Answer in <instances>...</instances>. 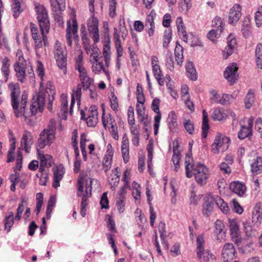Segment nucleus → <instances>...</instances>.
Masks as SVG:
<instances>
[{
	"label": "nucleus",
	"instance_id": "37998d69",
	"mask_svg": "<svg viewBox=\"0 0 262 262\" xmlns=\"http://www.w3.org/2000/svg\"><path fill=\"white\" fill-rule=\"evenodd\" d=\"M27 205V201L24 198L21 199V203H20L16 210L17 212L15 216V220L20 221L21 218V215L24 211L25 206Z\"/></svg>",
	"mask_w": 262,
	"mask_h": 262
},
{
	"label": "nucleus",
	"instance_id": "9d476101",
	"mask_svg": "<svg viewBox=\"0 0 262 262\" xmlns=\"http://www.w3.org/2000/svg\"><path fill=\"white\" fill-rule=\"evenodd\" d=\"M87 26L90 36L95 43L98 42L99 40L98 20L94 15L88 19Z\"/></svg>",
	"mask_w": 262,
	"mask_h": 262
},
{
	"label": "nucleus",
	"instance_id": "a211bd4d",
	"mask_svg": "<svg viewBox=\"0 0 262 262\" xmlns=\"http://www.w3.org/2000/svg\"><path fill=\"white\" fill-rule=\"evenodd\" d=\"M114 155L113 148L110 144L107 146V150L102 161L103 169L106 172L112 167V159Z\"/></svg>",
	"mask_w": 262,
	"mask_h": 262
},
{
	"label": "nucleus",
	"instance_id": "1a4fd4ad",
	"mask_svg": "<svg viewBox=\"0 0 262 262\" xmlns=\"http://www.w3.org/2000/svg\"><path fill=\"white\" fill-rule=\"evenodd\" d=\"M77 23L76 19H73L72 25H71L70 21L67 23L66 39L67 44L69 46L72 45V41H74L75 43L78 41V35L77 34Z\"/></svg>",
	"mask_w": 262,
	"mask_h": 262
},
{
	"label": "nucleus",
	"instance_id": "b1692460",
	"mask_svg": "<svg viewBox=\"0 0 262 262\" xmlns=\"http://www.w3.org/2000/svg\"><path fill=\"white\" fill-rule=\"evenodd\" d=\"M230 189L239 196H242L246 191V187L238 181L233 182L230 184Z\"/></svg>",
	"mask_w": 262,
	"mask_h": 262
},
{
	"label": "nucleus",
	"instance_id": "f3484780",
	"mask_svg": "<svg viewBox=\"0 0 262 262\" xmlns=\"http://www.w3.org/2000/svg\"><path fill=\"white\" fill-rule=\"evenodd\" d=\"M242 7L238 4L234 5L229 13V23L231 25L236 24L242 16Z\"/></svg>",
	"mask_w": 262,
	"mask_h": 262
},
{
	"label": "nucleus",
	"instance_id": "cd10ccee",
	"mask_svg": "<svg viewBox=\"0 0 262 262\" xmlns=\"http://www.w3.org/2000/svg\"><path fill=\"white\" fill-rule=\"evenodd\" d=\"M24 8L21 3V0H13L11 6V10L14 18H17L23 11Z\"/></svg>",
	"mask_w": 262,
	"mask_h": 262
},
{
	"label": "nucleus",
	"instance_id": "ddd939ff",
	"mask_svg": "<svg viewBox=\"0 0 262 262\" xmlns=\"http://www.w3.org/2000/svg\"><path fill=\"white\" fill-rule=\"evenodd\" d=\"M55 139V135L48 133L47 130H42L39 134L38 139V146L42 149L46 146L51 144Z\"/></svg>",
	"mask_w": 262,
	"mask_h": 262
},
{
	"label": "nucleus",
	"instance_id": "58836bf2",
	"mask_svg": "<svg viewBox=\"0 0 262 262\" xmlns=\"http://www.w3.org/2000/svg\"><path fill=\"white\" fill-rule=\"evenodd\" d=\"M255 62L258 68L262 69V43H258L255 49Z\"/></svg>",
	"mask_w": 262,
	"mask_h": 262
},
{
	"label": "nucleus",
	"instance_id": "a19ab883",
	"mask_svg": "<svg viewBox=\"0 0 262 262\" xmlns=\"http://www.w3.org/2000/svg\"><path fill=\"white\" fill-rule=\"evenodd\" d=\"M203 122H202V137L206 138L207 136V132L209 129V125L208 124V119L207 113L205 110H204L203 111Z\"/></svg>",
	"mask_w": 262,
	"mask_h": 262
},
{
	"label": "nucleus",
	"instance_id": "6e6552de",
	"mask_svg": "<svg viewBox=\"0 0 262 262\" xmlns=\"http://www.w3.org/2000/svg\"><path fill=\"white\" fill-rule=\"evenodd\" d=\"M102 120L104 127L105 128L108 127L113 138L115 140H118L119 138L118 127L116 122L112 115L110 114H108L105 116L103 112L102 116Z\"/></svg>",
	"mask_w": 262,
	"mask_h": 262
},
{
	"label": "nucleus",
	"instance_id": "2eb2a0df",
	"mask_svg": "<svg viewBox=\"0 0 262 262\" xmlns=\"http://www.w3.org/2000/svg\"><path fill=\"white\" fill-rule=\"evenodd\" d=\"M214 230L216 239L219 242L224 241L226 237L225 225L220 220H217L214 223Z\"/></svg>",
	"mask_w": 262,
	"mask_h": 262
},
{
	"label": "nucleus",
	"instance_id": "bb28decb",
	"mask_svg": "<svg viewBox=\"0 0 262 262\" xmlns=\"http://www.w3.org/2000/svg\"><path fill=\"white\" fill-rule=\"evenodd\" d=\"M53 53L55 59L67 57V52L59 41H56L54 45Z\"/></svg>",
	"mask_w": 262,
	"mask_h": 262
},
{
	"label": "nucleus",
	"instance_id": "aec40b11",
	"mask_svg": "<svg viewBox=\"0 0 262 262\" xmlns=\"http://www.w3.org/2000/svg\"><path fill=\"white\" fill-rule=\"evenodd\" d=\"M33 143L32 140V136L31 134L27 131L25 130L21 140V146L27 153H29L30 151L31 145Z\"/></svg>",
	"mask_w": 262,
	"mask_h": 262
},
{
	"label": "nucleus",
	"instance_id": "5fc2aeb1",
	"mask_svg": "<svg viewBox=\"0 0 262 262\" xmlns=\"http://www.w3.org/2000/svg\"><path fill=\"white\" fill-rule=\"evenodd\" d=\"M59 68L62 71L64 74L67 73V57L55 59Z\"/></svg>",
	"mask_w": 262,
	"mask_h": 262
},
{
	"label": "nucleus",
	"instance_id": "603ef678",
	"mask_svg": "<svg viewBox=\"0 0 262 262\" xmlns=\"http://www.w3.org/2000/svg\"><path fill=\"white\" fill-rule=\"evenodd\" d=\"M191 6V0H183L179 3V9L185 13L189 11Z\"/></svg>",
	"mask_w": 262,
	"mask_h": 262
},
{
	"label": "nucleus",
	"instance_id": "6ab92c4d",
	"mask_svg": "<svg viewBox=\"0 0 262 262\" xmlns=\"http://www.w3.org/2000/svg\"><path fill=\"white\" fill-rule=\"evenodd\" d=\"M253 121L254 118L253 117H251L248 120V126H242L241 128L238 133V137L239 139L243 140L252 135V128L253 127Z\"/></svg>",
	"mask_w": 262,
	"mask_h": 262
},
{
	"label": "nucleus",
	"instance_id": "338daca9",
	"mask_svg": "<svg viewBox=\"0 0 262 262\" xmlns=\"http://www.w3.org/2000/svg\"><path fill=\"white\" fill-rule=\"evenodd\" d=\"M85 50H86V53L90 55V56L98 55L100 53L99 49L97 47L94 46H93V47L90 46L88 48H86Z\"/></svg>",
	"mask_w": 262,
	"mask_h": 262
},
{
	"label": "nucleus",
	"instance_id": "e433bc0d",
	"mask_svg": "<svg viewBox=\"0 0 262 262\" xmlns=\"http://www.w3.org/2000/svg\"><path fill=\"white\" fill-rule=\"evenodd\" d=\"M251 171L254 174H257L262 172V158L257 157L251 164Z\"/></svg>",
	"mask_w": 262,
	"mask_h": 262
},
{
	"label": "nucleus",
	"instance_id": "dca6fc26",
	"mask_svg": "<svg viewBox=\"0 0 262 262\" xmlns=\"http://www.w3.org/2000/svg\"><path fill=\"white\" fill-rule=\"evenodd\" d=\"M51 6L52 11L54 12V15H56L55 16V19L60 21L61 17L60 14L61 12L64 10L65 0H50Z\"/></svg>",
	"mask_w": 262,
	"mask_h": 262
},
{
	"label": "nucleus",
	"instance_id": "8fccbe9b",
	"mask_svg": "<svg viewBox=\"0 0 262 262\" xmlns=\"http://www.w3.org/2000/svg\"><path fill=\"white\" fill-rule=\"evenodd\" d=\"M145 27L148 28V34L149 36H152L154 34L155 28V23L153 18L150 16H148L146 23Z\"/></svg>",
	"mask_w": 262,
	"mask_h": 262
},
{
	"label": "nucleus",
	"instance_id": "0eeeda50",
	"mask_svg": "<svg viewBox=\"0 0 262 262\" xmlns=\"http://www.w3.org/2000/svg\"><path fill=\"white\" fill-rule=\"evenodd\" d=\"M230 141L228 137L223 136L221 133H217L214 142L211 146V150L215 154L220 151L224 152L228 148Z\"/></svg>",
	"mask_w": 262,
	"mask_h": 262
},
{
	"label": "nucleus",
	"instance_id": "052dcab7",
	"mask_svg": "<svg viewBox=\"0 0 262 262\" xmlns=\"http://www.w3.org/2000/svg\"><path fill=\"white\" fill-rule=\"evenodd\" d=\"M103 68V64L102 62L92 64V71L95 74H99Z\"/></svg>",
	"mask_w": 262,
	"mask_h": 262
},
{
	"label": "nucleus",
	"instance_id": "f03ea898",
	"mask_svg": "<svg viewBox=\"0 0 262 262\" xmlns=\"http://www.w3.org/2000/svg\"><path fill=\"white\" fill-rule=\"evenodd\" d=\"M55 92L52 89L51 81H48L46 84L43 83V86L40 85L39 91L38 94L34 95L32 98V102L30 105V113L31 115H35L38 112H42L45 102H49V110H51V106L53 100Z\"/></svg>",
	"mask_w": 262,
	"mask_h": 262
},
{
	"label": "nucleus",
	"instance_id": "864d4df0",
	"mask_svg": "<svg viewBox=\"0 0 262 262\" xmlns=\"http://www.w3.org/2000/svg\"><path fill=\"white\" fill-rule=\"evenodd\" d=\"M254 102V93L249 91L245 99V106L247 108H250Z\"/></svg>",
	"mask_w": 262,
	"mask_h": 262
},
{
	"label": "nucleus",
	"instance_id": "393cba45",
	"mask_svg": "<svg viewBox=\"0 0 262 262\" xmlns=\"http://www.w3.org/2000/svg\"><path fill=\"white\" fill-rule=\"evenodd\" d=\"M10 59L5 57L2 60L1 72L5 78V81H7L10 73Z\"/></svg>",
	"mask_w": 262,
	"mask_h": 262
},
{
	"label": "nucleus",
	"instance_id": "e2e57ef3",
	"mask_svg": "<svg viewBox=\"0 0 262 262\" xmlns=\"http://www.w3.org/2000/svg\"><path fill=\"white\" fill-rule=\"evenodd\" d=\"M178 31L179 36L182 38V39L185 41L187 42L188 40V35L186 33V32L185 29V27L184 26H180V27H177Z\"/></svg>",
	"mask_w": 262,
	"mask_h": 262
},
{
	"label": "nucleus",
	"instance_id": "774afa93",
	"mask_svg": "<svg viewBox=\"0 0 262 262\" xmlns=\"http://www.w3.org/2000/svg\"><path fill=\"white\" fill-rule=\"evenodd\" d=\"M101 208L107 209L108 208V200L107 196V192L103 193L100 200Z\"/></svg>",
	"mask_w": 262,
	"mask_h": 262
},
{
	"label": "nucleus",
	"instance_id": "412c9836",
	"mask_svg": "<svg viewBox=\"0 0 262 262\" xmlns=\"http://www.w3.org/2000/svg\"><path fill=\"white\" fill-rule=\"evenodd\" d=\"M79 73V79L85 89L89 88L91 84V79L88 76V72L84 66L75 69Z\"/></svg>",
	"mask_w": 262,
	"mask_h": 262
},
{
	"label": "nucleus",
	"instance_id": "423d86ee",
	"mask_svg": "<svg viewBox=\"0 0 262 262\" xmlns=\"http://www.w3.org/2000/svg\"><path fill=\"white\" fill-rule=\"evenodd\" d=\"M14 70L15 76L18 81L25 83L27 80V76L33 77L34 75V71L30 62L24 59L23 56H18L17 60L14 64Z\"/></svg>",
	"mask_w": 262,
	"mask_h": 262
},
{
	"label": "nucleus",
	"instance_id": "3c124183",
	"mask_svg": "<svg viewBox=\"0 0 262 262\" xmlns=\"http://www.w3.org/2000/svg\"><path fill=\"white\" fill-rule=\"evenodd\" d=\"M172 37V31L171 29H168L166 30L164 32V34L163 37V47L164 48L168 47V44L171 41Z\"/></svg>",
	"mask_w": 262,
	"mask_h": 262
},
{
	"label": "nucleus",
	"instance_id": "f8f14e48",
	"mask_svg": "<svg viewBox=\"0 0 262 262\" xmlns=\"http://www.w3.org/2000/svg\"><path fill=\"white\" fill-rule=\"evenodd\" d=\"M236 254L235 248L233 244H225L222 250L223 262H229V261L232 260L235 257Z\"/></svg>",
	"mask_w": 262,
	"mask_h": 262
},
{
	"label": "nucleus",
	"instance_id": "49530a36",
	"mask_svg": "<svg viewBox=\"0 0 262 262\" xmlns=\"http://www.w3.org/2000/svg\"><path fill=\"white\" fill-rule=\"evenodd\" d=\"M36 73L41 80L40 83L41 88L42 86L43 87V76L45 75V69L42 62L39 60L37 61Z\"/></svg>",
	"mask_w": 262,
	"mask_h": 262
},
{
	"label": "nucleus",
	"instance_id": "c756f323",
	"mask_svg": "<svg viewBox=\"0 0 262 262\" xmlns=\"http://www.w3.org/2000/svg\"><path fill=\"white\" fill-rule=\"evenodd\" d=\"M64 173L63 168L59 166L57 168L56 170L54 171V181L53 186L55 188H57L60 185V181L62 179Z\"/></svg>",
	"mask_w": 262,
	"mask_h": 262
},
{
	"label": "nucleus",
	"instance_id": "69168bd1",
	"mask_svg": "<svg viewBox=\"0 0 262 262\" xmlns=\"http://www.w3.org/2000/svg\"><path fill=\"white\" fill-rule=\"evenodd\" d=\"M173 154L172 158V161L174 165L179 166L180 160L181 159V155L177 149L174 148L173 150Z\"/></svg>",
	"mask_w": 262,
	"mask_h": 262
},
{
	"label": "nucleus",
	"instance_id": "ea45409f",
	"mask_svg": "<svg viewBox=\"0 0 262 262\" xmlns=\"http://www.w3.org/2000/svg\"><path fill=\"white\" fill-rule=\"evenodd\" d=\"M14 220L15 217H14L13 212H9L8 215L6 216L4 221L5 229L7 231V232H9L11 231Z\"/></svg>",
	"mask_w": 262,
	"mask_h": 262
},
{
	"label": "nucleus",
	"instance_id": "473e14b6",
	"mask_svg": "<svg viewBox=\"0 0 262 262\" xmlns=\"http://www.w3.org/2000/svg\"><path fill=\"white\" fill-rule=\"evenodd\" d=\"M214 204L220 209V210L224 213L227 214L230 211V209L222 199L218 196H216L213 198Z\"/></svg>",
	"mask_w": 262,
	"mask_h": 262
},
{
	"label": "nucleus",
	"instance_id": "72a5a7b5",
	"mask_svg": "<svg viewBox=\"0 0 262 262\" xmlns=\"http://www.w3.org/2000/svg\"><path fill=\"white\" fill-rule=\"evenodd\" d=\"M114 39L115 42L116 48L117 52V60L118 61L119 58L122 55L123 49L121 47V41L120 39V36L117 32V29H114Z\"/></svg>",
	"mask_w": 262,
	"mask_h": 262
},
{
	"label": "nucleus",
	"instance_id": "4468645a",
	"mask_svg": "<svg viewBox=\"0 0 262 262\" xmlns=\"http://www.w3.org/2000/svg\"><path fill=\"white\" fill-rule=\"evenodd\" d=\"M236 63H232L227 67L224 71V77L231 84L234 83L238 77Z\"/></svg>",
	"mask_w": 262,
	"mask_h": 262
},
{
	"label": "nucleus",
	"instance_id": "a18cd8bd",
	"mask_svg": "<svg viewBox=\"0 0 262 262\" xmlns=\"http://www.w3.org/2000/svg\"><path fill=\"white\" fill-rule=\"evenodd\" d=\"M222 32L221 30L213 29L208 33L207 37L213 43H216Z\"/></svg>",
	"mask_w": 262,
	"mask_h": 262
},
{
	"label": "nucleus",
	"instance_id": "f257e3e1",
	"mask_svg": "<svg viewBox=\"0 0 262 262\" xmlns=\"http://www.w3.org/2000/svg\"><path fill=\"white\" fill-rule=\"evenodd\" d=\"M35 9L37 13V19L39 25L41 33H40L37 28L32 23L31 24V32L36 48L39 49L42 46V41H44L46 45L44 31L47 33L49 32L50 23L47 11L43 6H36Z\"/></svg>",
	"mask_w": 262,
	"mask_h": 262
},
{
	"label": "nucleus",
	"instance_id": "2f4dec72",
	"mask_svg": "<svg viewBox=\"0 0 262 262\" xmlns=\"http://www.w3.org/2000/svg\"><path fill=\"white\" fill-rule=\"evenodd\" d=\"M186 70L188 78L192 80H196L197 79V72L192 62L189 61L187 63L186 65Z\"/></svg>",
	"mask_w": 262,
	"mask_h": 262
},
{
	"label": "nucleus",
	"instance_id": "a878e982",
	"mask_svg": "<svg viewBox=\"0 0 262 262\" xmlns=\"http://www.w3.org/2000/svg\"><path fill=\"white\" fill-rule=\"evenodd\" d=\"M244 230L246 235L248 237L253 238L257 234V231L254 227L252 226V223L249 221H246L243 222Z\"/></svg>",
	"mask_w": 262,
	"mask_h": 262
},
{
	"label": "nucleus",
	"instance_id": "4c0bfd02",
	"mask_svg": "<svg viewBox=\"0 0 262 262\" xmlns=\"http://www.w3.org/2000/svg\"><path fill=\"white\" fill-rule=\"evenodd\" d=\"M176 60L179 65H181L183 61V48L177 42L174 49Z\"/></svg>",
	"mask_w": 262,
	"mask_h": 262
},
{
	"label": "nucleus",
	"instance_id": "0e129e2a",
	"mask_svg": "<svg viewBox=\"0 0 262 262\" xmlns=\"http://www.w3.org/2000/svg\"><path fill=\"white\" fill-rule=\"evenodd\" d=\"M43 130H47L48 133H52L55 135L56 121L54 119H51L49 123L48 128Z\"/></svg>",
	"mask_w": 262,
	"mask_h": 262
},
{
	"label": "nucleus",
	"instance_id": "6e6d98bb",
	"mask_svg": "<svg viewBox=\"0 0 262 262\" xmlns=\"http://www.w3.org/2000/svg\"><path fill=\"white\" fill-rule=\"evenodd\" d=\"M125 197H118L116 201L117 210L120 213H122L125 210Z\"/></svg>",
	"mask_w": 262,
	"mask_h": 262
},
{
	"label": "nucleus",
	"instance_id": "f704fd0d",
	"mask_svg": "<svg viewBox=\"0 0 262 262\" xmlns=\"http://www.w3.org/2000/svg\"><path fill=\"white\" fill-rule=\"evenodd\" d=\"M37 152L38 156V158L40 160V163L42 165L46 166H51L52 163V157L51 156L46 154L44 155L41 154L38 149H37Z\"/></svg>",
	"mask_w": 262,
	"mask_h": 262
},
{
	"label": "nucleus",
	"instance_id": "bf43d9fd",
	"mask_svg": "<svg viewBox=\"0 0 262 262\" xmlns=\"http://www.w3.org/2000/svg\"><path fill=\"white\" fill-rule=\"evenodd\" d=\"M203 256L205 262H216L215 256L209 251L206 250L204 252Z\"/></svg>",
	"mask_w": 262,
	"mask_h": 262
},
{
	"label": "nucleus",
	"instance_id": "c85d7f7f",
	"mask_svg": "<svg viewBox=\"0 0 262 262\" xmlns=\"http://www.w3.org/2000/svg\"><path fill=\"white\" fill-rule=\"evenodd\" d=\"M205 237L203 234L198 236L196 238L197 256L199 259L202 258L204 250Z\"/></svg>",
	"mask_w": 262,
	"mask_h": 262
},
{
	"label": "nucleus",
	"instance_id": "79ce46f5",
	"mask_svg": "<svg viewBox=\"0 0 262 262\" xmlns=\"http://www.w3.org/2000/svg\"><path fill=\"white\" fill-rule=\"evenodd\" d=\"M252 223H254L256 226H258L261 223L262 219V212L260 208L255 207L254 208L252 214Z\"/></svg>",
	"mask_w": 262,
	"mask_h": 262
},
{
	"label": "nucleus",
	"instance_id": "7c9ffc66",
	"mask_svg": "<svg viewBox=\"0 0 262 262\" xmlns=\"http://www.w3.org/2000/svg\"><path fill=\"white\" fill-rule=\"evenodd\" d=\"M167 121L170 131L172 133H176L178 131V123L174 112H171L169 114Z\"/></svg>",
	"mask_w": 262,
	"mask_h": 262
},
{
	"label": "nucleus",
	"instance_id": "c9c22d12",
	"mask_svg": "<svg viewBox=\"0 0 262 262\" xmlns=\"http://www.w3.org/2000/svg\"><path fill=\"white\" fill-rule=\"evenodd\" d=\"M92 180L90 179V184H86V188L84 193L82 196L81 206H87L88 199L91 196Z\"/></svg>",
	"mask_w": 262,
	"mask_h": 262
},
{
	"label": "nucleus",
	"instance_id": "9b49d317",
	"mask_svg": "<svg viewBox=\"0 0 262 262\" xmlns=\"http://www.w3.org/2000/svg\"><path fill=\"white\" fill-rule=\"evenodd\" d=\"M229 226L231 237L233 242L238 245L242 241L239 226L235 220H229Z\"/></svg>",
	"mask_w": 262,
	"mask_h": 262
},
{
	"label": "nucleus",
	"instance_id": "680f3d73",
	"mask_svg": "<svg viewBox=\"0 0 262 262\" xmlns=\"http://www.w3.org/2000/svg\"><path fill=\"white\" fill-rule=\"evenodd\" d=\"M128 123L129 125H134L135 122L134 111L133 106H129L127 110Z\"/></svg>",
	"mask_w": 262,
	"mask_h": 262
},
{
	"label": "nucleus",
	"instance_id": "13d9d810",
	"mask_svg": "<svg viewBox=\"0 0 262 262\" xmlns=\"http://www.w3.org/2000/svg\"><path fill=\"white\" fill-rule=\"evenodd\" d=\"M212 26L214 29L221 30L222 32L224 29V25L222 18L220 17L216 16L212 20Z\"/></svg>",
	"mask_w": 262,
	"mask_h": 262
},
{
	"label": "nucleus",
	"instance_id": "5701e85b",
	"mask_svg": "<svg viewBox=\"0 0 262 262\" xmlns=\"http://www.w3.org/2000/svg\"><path fill=\"white\" fill-rule=\"evenodd\" d=\"M236 45V39L234 36L231 34L227 37V46L223 51L224 56L227 59L233 52Z\"/></svg>",
	"mask_w": 262,
	"mask_h": 262
},
{
	"label": "nucleus",
	"instance_id": "39448f33",
	"mask_svg": "<svg viewBox=\"0 0 262 262\" xmlns=\"http://www.w3.org/2000/svg\"><path fill=\"white\" fill-rule=\"evenodd\" d=\"M82 86L83 84L82 85L81 84H78L76 88L73 89L69 112L68 111V107L67 96L64 94H61L60 97V112H59L58 114L61 118L63 119H67V115L69 113H70L71 115H72L73 106L75 103V100L77 101V105H80V99L81 96V89Z\"/></svg>",
	"mask_w": 262,
	"mask_h": 262
},
{
	"label": "nucleus",
	"instance_id": "c03bdc74",
	"mask_svg": "<svg viewBox=\"0 0 262 262\" xmlns=\"http://www.w3.org/2000/svg\"><path fill=\"white\" fill-rule=\"evenodd\" d=\"M211 117L213 120L221 121L226 117V115L223 110L216 108L214 110Z\"/></svg>",
	"mask_w": 262,
	"mask_h": 262
},
{
	"label": "nucleus",
	"instance_id": "4be33fe9",
	"mask_svg": "<svg viewBox=\"0 0 262 262\" xmlns=\"http://www.w3.org/2000/svg\"><path fill=\"white\" fill-rule=\"evenodd\" d=\"M98 112L96 106H91L88 112L86 122L88 126L94 127L98 122Z\"/></svg>",
	"mask_w": 262,
	"mask_h": 262
},
{
	"label": "nucleus",
	"instance_id": "09e8293b",
	"mask_svg": "<svg viewBox=\"0 0 262 262\" xmlns=\"http://www.w3.org/2000/svg\"><path fill=\"white\" fill-rule=\"evenodd\" d=\"M254 21L258 28L262 26V6L257 8L254 14Z\"/></svg>",
	"mask_w": 262,
	"mask_h": 262
},
{
	"label": "nucleus",
	"instance_id": "de8ad7c7",
	"mask_svg": "<svg viewBox=\"0 0 262 262\" xmlns=\"http://www.w3.org/2000/svg\"><path fill=\"white\" fill-rule=\"evenodd\" d=\"M214 202L213 201H206L203 206V213L205 216H209L213 210V205Z\"/></svg>",
	"mask_w": 262,
	"mask_h": 262
},
{
	"label": "nucleus",
	"instance_id": "4d7b16f0",
	"mask_svg": "<svg viewBox=\"0 0 262 262\" xmlns=\"http://www.w3.org/2000/svg\"><path fill=\"white\" fill-rule=\"evenodd\" d=\"M183 125L188 134L192 135L194 133V124L190 120H185L183 122Z\"/></svg>",
	"mask_w": 262,
	"mask_h": 262
},
{
	"label": "nucleus",
	"instance_id": "20e7f679",
	"mask_svg": "<svg viewBox=\"0 0 262 262\" xmlns=\"http://www.w3.org/2000/svg\"><path fill=\"white\" fill-rule=\"evenodd\" d=\"M8 89L11 96V105L14 110L16 117L24 116L27 118L29 115L25 112V108L27 102V96L25 94L21 95V101L19 103V96L20 88L17 82H10L8 85Z\"/></svg>",
	"mask_w": 262,
	"mask_h": 262
},
{
	"label": "nucleus",
	"instance_id": "7ed1b4c3",
	"mask_svg": "<svg viewBox=\"0 0 262 262\" xmlns=\"http://www.w3.org/2000/svg\"><path fill=\"white\" fill-rule=\"evenodd\" d=\"M185 164L187 178H190L193 175L195 181L200 186H203L207 183L209 171L205 165L199 162L193 163V159L188 155L186 157Z\"/></svg>",
	"mask_w": 262,
	"mask_h": 262
}]
</instances>
